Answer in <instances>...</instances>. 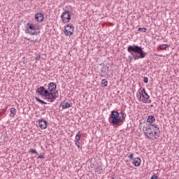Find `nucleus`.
Wrapping results in <instances>:
<instances>
[{
	"mask_svg": "<svg viewBox=\"0 0 179 179\" xmlns=\"http://www.w3.org/2000/svg\"><path fill=\"white\" fill-rule=\"evenodd\" d=\"M108 83V81H107V80H106V79H103L101 81V84L104 85L105 87H107Z\"/></svg>",
	"mask_w": 179,
	"mask_h": 179,
	"instance_id": "obj_20",
	"label": "nucleus"
},
{
	"mask_svg": "<svg viewBox=\"0 0 179 179\" xmlns=\"http://www.w3.org/2000/svg\"><path fill=\"white\" fill-rule=\"evenodd\" d=\"M151 127H152V128H154V129H157V128H159V127H157V124H151Z\"/></svg>",
	"mask_w": 179,
	"mask_h": 179,
	"instance_id": "obj_26",
	"label": "nucleus"
},
{
	"mask_svg": "<svg viewBox=\"0 0 179 179\" xmlns=\"http://www.w3.org/2000/svg\"><path fill=\"white\" fill-rule=\"evenodd\" d=\"M136 98L138 99V101H141V100L142 99V94H141V92H137Z\"/></svg>",
	"mask_w": 179,
	"mask_h": 179,
	"instance_id": "obj_19",
	"label": "nucleus"
},
{
	"mask_svg": "<svg viewBox=\"0 0 179 179\" xmlns=\"http://www.w3.org/2000/svg\"><path fill=\"white\" fill-rule=\"evenodd\" d=\"M10 113H11V115H10V116L15 117V115H16V109L15 108H11Z\"/></svg>",
	"mask_w": 179,
	"mask_h": 179,
	"instance_id": "obj_16",
	"label": "nucleus"
},
{
	"mask_svg": "<svg viewBox=\"0 0 179 179\" xmlns=\"http://www.w3.org/2000/svg\"><path fill=\"white\" fill-rule=\"evenodd\" d=\"M27 40L30 41V39H29V38H27Z\"/></svg>",
	"mask_w": 179,
	"mask_h": 179,
	"instance_id": "obj_34",
	"label": "nucleus"
},
{
	"mask_svg": "<svg viewBox=\"0 0 179 179\" xmlns=\"http://www.w3.org/2000/svg\"><path fill=\"white\" fill-rule=\"evenodd\" d=\"M31 41H32V43H38V39L36 38L35 40H32Z\"/></svg>",
	"mask_w": 179,
	"mask_h": 179,
	"instance_id": "obj_31",
	"label": "nucleus"
},
{
	"mask_svg": "<svg viewBox=\"0 0 179 179\" xmlns=\"http://www.w3.org/2000/svg\"><path fill=\"white\" fill-rule=\"evenodd\" d=\"M41 58V57L40 55L37 56L35 59L36 61H40V59Z\"/></svg>",
	"mask_w": 179,
	"mask_h": 179,
	"instance_id": "obj_28",
	"label": "nucleus"
},
{
	"mask_svg": "<svg viewBox=\"0 0 179 179\" xmlns=\"http://www.w3.org/2000/svg\"><path fill=\"white\" fill-rule=\"evenodd\" d=\"M127 115L123 112L118 113L117 110H112L108 117V121L113 127H120L124 124Z\"/></svg>",
	"mask_w": 179,
	"mask_h": 179,
	"instance_id": "obj_2",
	"label": "nucleus"
},
{
	"mask_svg": "<svg viewBox=\"0 0 179 179\" xmlns=\"http://www.w3.org/2000/svg\"><path fill=\"white\" fill-rule=\"evenodd\" d=\"M36 93H38L42 97H45V100H50L53 99L52 94L48 92V90H46L45 87L41 86L36 90Z\"/></svg>",
	"mask_w": 179,
	"mask_h": 179,
	"instance_id": "obj_6",
	"label": "nucleus"
},
{
	"mask_svg": "<svg viewBox=\"0 0 179 179\" xmlns=\"http://www.w3.org/2000/svg\"><path fill=\"white\" fill-rule=\"evenodd\" d=\"M35 99H36V101H38V103H40V104H42V105H43V104H47V102H45V101H44L40 99H39L38 97H37V96H36Z\"/></svg>",
	"mask_w": 179,
	"mask_h": 179,
	"instance_id": "obj_17",
	"label": "nucleus"
},
{
	"mask_svg": "<svg viewBox=\"0 0 179 179\" xmlns=\"http://www.w3.org/2000/svg\"><path fill=\"white\" fill-rule=\"evenodd\" d=\"M155 121H156V117H155L154 115H149L148 119H147V122H148V124H150L151 125Z\"/></svg>",
	"mask_w": 179,
	"mask_h": 179,
	"instance_id": "obj_14",
	"label": "nucleus"
},
{
	"mask_svg": "<svg viewBox=\"0 0 179 179\" xmlns=\"http://www.w3.org/2000/svg\"><path fill=\"white\" fill-rule=\"evenodd\" d=\"M128 158L131 159V160H134L135 157H134V154L131 153L129 155H128Z\"/></svg>",
	"mask_w": 179,
	"mask_h": 179,
	"instance_id": "obj_23",
	"label": "nucleus"
},
{
	"mask_svg": "<svg viewBox=\"0 0 179 179\" xmlns=\"http://www.w3.org/2000/svg\"><path fill=\"white\" fill-rule=\"evenodd\" d=\"M141 101H143V103H149L148 101V99H143L142 100H141Z\"/></svg>",
	"mask_w": 179,
	"mask_h": 179,
	"instance_id": "obj_29",
	"label": "nucleus"
},
{
	"mask_svg": "<svg viewBox=\"0 0 179 179\" xmlns=\"http://www.w3.org/2000/svg\"><path fill=\"white\" fill-rule=\"evenodd\" d=\"M106 67L107 68L108 72H110V66H106Z\"/></svg>",
	"mask_w": 179,
	"mask_h": 179,
	"instance_id": "obj_33",
	"label": "nucleus"
},
{
	"mask_svg": "<svg viewBox=\"0 0 179 179\" xmlns=\"http://www.w3.org/2000/svg\"><path fill=\"white\" fill-rule=\"evenodd\" d=\"M147 30L146 28H138V31H142V33H146Z\"/></svg>",
	"mask_w": 179,
	"mask_h": 179,
	"instance_id": "obj_22",
	"label": "nucleus"
},
{
	"mask_svg": "<svg viewBox=\"0 0 179 179\" xmlns=\"http://www.w3.org/2000/svg\"><path fill=\"white\" fill-rule=\"evenodd\" d=\"M169 45L167 44H162V45H159V48L162 50H167V48H169Z\"/></svg>",
	"mask_w": 179,
	"mask_h": 179,
	"instance_id": "obj_15",
	"label": "nucleus"
},
{
	"mask_svg": "<svg viewBox=\"0 0 179 179\" xmlns=\"http://www.w3.org/2000/svg\"><path fill=\"white\" fill-rule=\"evenodd\" d=\"M159 178V176H157L156 174L152 175L150 178V179H157Z\"/></svg>",
	"mask_w": 179,
	"mask_h": 179,
	"instance_id": "obj_25",
	"label": "nucleus"
},
{
	"mask_svg": "<svg viewBox=\"0 0 179 179\" xmlns=\"http://www.w3.org/2000/svg\"><path fill=\"white\" fill-rule=\"evenodd\" d=\"M133 164H134L135 167H139L141 166V160L139 157H135V159H133Z\"/></svg>",
	"mask_w": 179,
	"mask_h": 179,
	"instance_id": "obj_13",
	"label": "nucleus"
},
{
	"mask_svg": "<svg viewBox=\"0 0 179 179\" xmlns=\"http://www.w3.org/2000/svg\"><path fill=\"white\" fill-rule=\"evenodd\" d=\"M35 20L38 22H43V20H44V15L41 13H37L35 14Z\"/></svg>",
	"mask_w": 179,
	"mask_h": 179,
	"instance_id": "obj_9",
	"label": "nucleus"
},
{
	"mask_svg": "<svg viewBox=\"0 0 179 179\" xmlns=\"http://www.w3.org/2000/svg\"><path fill=\"white\" fill-rule=\"evenodd\" d=\"M101 76H103V77L104 76H103V75H101Z\"/></svg>",
	"mask_w": 179,
	"mask_h": 179,
	"instance_id": "obj_35",
	"label": "nucleus"
},
{
	"mask_svg": "<svg viewBox=\"0 0 179 179\" xmlns=\"http://www.w3.org/2000/svg\"><path fill=\"white\" fill-rule=\"evenodd\" d=\"M48 90L49 93L52 94L53 98H50V103H54L59 94L58 93V90H57V85L55 83H50L48 84Z\"/></svg>",
	"mask_w": 179,
	"mask_h": 179,
	"instance_id": "obj_4",
	"label": "nucleus"
},
{
	"mask_svg": "<svg viewBox=\"0 0 179 179\" xmlns=\"http://www.w3.org/2000/svg\"><path fill=\"white\" fill-rule=\"evenodd\" d=\"M142 93V96L143 97V99H146V100L148 101V103H152V101L149 99H150V96H149V94H148V93H146V90H145V89H143L141 91Z\"/></svg>",
	"mask_w": 179,
	"mask_h": 179,
	"instance_id": "obj_11",
	"label": "nucleus"
},
{
	"mask_svg": "<svg viewBox=\"0 0 179 179\" xmlns=\"http://www.w3.org/2000/svg\"><path fill=\"white\" fill-rule=\"evenodd\" d=\"M80 138H82V134H80V131H78V133L76 136V141H80Z\"/></svg>",
	"mask_w": 179,
	"mask_h": 179,
	"instance_id": "obj_18",
	"label": "nucleus"
},
{
	"mask_svg": "<svg viewBox=\"0 0 179 179\" xmlns=\"http://www.w3.org/2000/svg\"><path fill=\"white\" fill-rule=\"evenodd\" d=\"M101 72H102V73H104V72H106V70H104V68L102 67V69H101Z\"/></svg>",
	"mask_w": 179,
	"mask_h": 179,
	"instance_id": "obj_32",
	"label": "nucleus"
},
{
	"mask_svg": "<svg viewBox=\"0 0 179 179\" xmlns=\"http://www.w3.org/2000/svg\"><path fill=\"white\" fill-rule=\"evenodd\" d=\"M61 107H62L63 110H65L66 108H71L72 107V103H69L68 102H62L60 104Z\"/></svg>",
	"mask_w": 179,
	"mask_h": 179,
	"instance_id": "obj_12",
	"label": "nucleus"
},
{
	"mask_svg": "<svg viewBox=\"0 0 179 179\" xmlns=\"http://www.w3.org/2000/svg\"><path fill=\"white\" fill-rule=\"evenodd\" d=\"M143 81L144 83H148V82H149V78H148V77H143Z\"/></svg>",
	"mask_w": 179,
	"mask_h": 179,
	"instance_id": "obj_24",
	"label": "nucleus"
},
{
	"mask_svg": "<svg viewBox=\"0 0 179 179\" xmlns=\"http://www.w3.org/2000/svg\"><path fill=\"white\" fill-rule=\"evenodd\" d=\"M38 125L40 127L41 129H45L47 128V121L43 119L38 120Z\"/></svg>",
	"mask_w": 179,
	"mask_h": 179,
	"instance_id": "obj_10",
	"label": "nucleus"
},
{
	"mask_svg": "<svg viewBox=\"0 0 179 179\" xmlns=\"http://www.w3.org/2000/svg\"><path fill=\"white\" fill-rule=\"evenodd\" d=\"M127 52L132 55L128 57L129 62H132L134 59V61H136L137 59H143L146 55H148V53L143 51V48H142V47L136 45H129L127 47Z\"/></svg>",
	"mask_w": 179,
	"mask_h": 179,
	"instance_id": "obj_1",
	"label": "nucleus"
},
{
	"mask_svg": "<svg viewBox=\"0 0 179 179\" xmlns=\"http://www.w3.org/2000/svg\"><path fill=\"white\" fill-rule=\"evenodd\" d=\"M38 30V27L35 24L28 22L27 24V29L25 30V33L27 34H30V36H37V34H40V31Z\"/></svg>",
	"mask_w": 179,
	"mask_h": 179,
	"instance_id": "obj_5",
	"label": "nucleus"
},
{
	"mask_svg": "<svg viewBox=\"0 0 179 179\" xmlns=\"http://www.w3.org/2000/svg\"><path fill=\"white\" fill-rule=\"evenodd\" d=\"M62 20L64 23H69L71 22V12L65 10L61 15Z\"/></svg>",
	"mask_w": 179,
	"mask_h": 179,
	"instance_id": "obj_7",
	"label": "nucleus"
},
{
	"mask_svg": "<svg viewBox=\"0 0 179 179\" xmlns=\"http://www.w3.org/2000/svg\"><path fill=\"white\" fill-rule=\"evenodd\" d=\"M75 145H76V146H77V148H78V149L82 148V146H80V143L79 141H75Z\"/></svg>",
	"mask_w": 179,
	"mask_h": 179,
	"instance_id": "obj_21",
	"label": "nucleus"
},
{
	"mask_svg": "<svg viewBox=\"0 0 179 179\" xmlns=\"http://www.w3.org/2000/svg\"><path fill=\"white\" fill-rule=\"evenodd\" d=\"M143 132L148 139H157L160 134V129L159 128L155 129L151 124L146 123L143 127Z\"/></svg>",
	"mask_w": 179,
	"mask_h": 179,
	"instance_id": "obj_3",
	"label": "nucleus"
},
{
	"mask_svg": "<svg viewBox=\"0 0 179 179\" xmlns=\"http://www.w3.org/2000/svg\"><path fill=\"white\" fill-rule=\"evenodd\" d=\"M38 159H44V155H39Z\"/></svg>",
	"mask_w": 179,
	"mask_h": 179,
	"instance_id": "obj_30",
	"label": "nucleus"
},
{
	"mask_svg": "<svg viewBox=\"0 0 179 179\" xmlns=\"http://www.w3.org/2000/svg\"><path fill=\"white\" fill-rule=\"evenodd\" d=\"M75 30V27H73L71 24H67L64 27V34L66 36H72L73 34V31Z\"/></svg>",
	"mask_w": 179,
	"mask_h": 179,
	"instance_id": "obj_8",
	"label": "nucleus"
},
{
	"mask_svg": "<svg viewBox=\"0 0 179 179\" xmlns=\"http://www.w3.org/2000/svg\"><path fill=\"white\" fill-rule=\"evenodd\" d=\"M30 152L32 154L37 153V150H36L34 149H31Z\"/></svg>",
	"mask_w": 179,
	"mask_h": 179,
	"instance_id": "obj_27",
	"label": "nucleus"
}]
</instances>
